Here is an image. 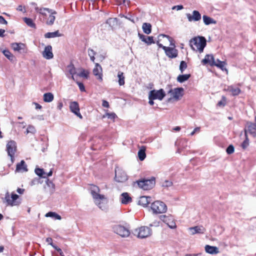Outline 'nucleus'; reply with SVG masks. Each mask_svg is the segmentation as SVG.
<instances>
[{
    "label": "nucleus",
    "instance_id": "f257e3e1",
    "mask_svg": "<svg viewBox=\"0 0 256 256\" xmlns=\"http://www.w3.org/2000/svg\"><path fill=\"white\" fill-rule=\"evenodd\" d=\"M90 190L95 204L98 206L100 209L102 210H106L107 199L104 195L99 194L100 192L99 188L95 185H92L90 188Z\"/></svg>",
    "mask_w": 256,
    "mask_h": 256
},
{
    "label": "nucleus",
    "instance_id": "f03ea898",
    "mask_svg": "<svg viewBox=\"0 0 256 256\" xmlns=\"http://www.w3.org/2000/svg\"><path fill=\"white\" fill-rule=\"evenodd\" d=\"M206 44V39L204 37L198 36L194 37L190 40V45L191 48L200 52H202Z\"/></svg>",
    "mask_w": 256,
    "mask_h": 256
},
{
    "label": "nucleus",
    "instance_id": "7ed1b4c3",
    "mask_svg": "<svg viewBox=\"0 0 256 256\" xmlns=\"http://www.w3.org/2000/svg\"><path fill=\"white\" fill-rule=\"evenodd\" d=\"M150 208L153 212L156 214L165 213L167 210L166 204L160 200H156L152 202Z\"/></svg>",
    "mask_w": 256,
    "mask_h": 256
},
{
    "label": "nucleus",
    "instance_id": "20e7f679",
    "mask_svg": "<svg viewBox=\"0 0 256 256\" xmlns=\"http://www.w3.org/2000/svg\"><path fill=\"white\" fill-rule=\"evenodd\" d=\"M152 232L148 226H142L134 230V234L140 238H144L150 236Z\"/></svg>",
    "mask_w": 256,
    "mask_h": 256
},
{
    "label": "nucleus",
    "instance_id": "39448f33",
    "mask_svg": "<svg viewBox=\"0 0 256 256\" xmlns=\"http://www.w3.org/2000/svg\"><path fill=\"white\" fill-rule=\"evenodd\" d=\"M184 89L182 88H177L174 89H170L168 94H170L171 97L168 99V101L171 100H174L178 101L181 99L184 95Z\"/></svg>",
    "mask_w": 256,
    "mask_h": 256
},
{
    "label": "nucleus",
    "instance_id": "423d86ee",
    "mask_svg": "<svg viewBox=\"0 0 256 256\" xmlns=\"http://www.w3.org/2000/svg\"><path fill=\"white\" fill-rule=\"evenodd\" d=\"M138 186L144 190H148L153 188L155 184V178L152 177L149 180H143L138 181Z\"/></svg>",
    "mask_w": 256,
    "mask_h": 256
},
{
    "label": "nucleus",
    "instance_id": "0eeeda50",
    "mask_svg": "<svg viewBox=\"0 0 256 256\" xmlns=\"http://www.w3.org/2000/svg\"><path fill=\"white\" fill-rule=\"evenodd\" d=\"M6 150L10 158L12 163L14 162V156L16 151V144L14 140L8 142L6 146Z\"/></svg>",
    "mask_w": 256,
    "mask_h": 256
},
{
    "label": "nucleus",
    "instance_id": "6e6552de",
    "mask_svg": "<svg viewBox=\"0 0 256 256\" xmlns=\"http://www.w3.org/2000/svg\"><path fill=\"white\" fill-rule=\"evenodd\" d=\"M18 196L16 194L12 193L11 197H10L9 192H7L5 194L4 200L7 204L12 206H18L20 204V202L17 200Z\"/></svg>",
    "mask_w": 256,
    "mask_h": 256
},
{
    "label": "nucleus",
    "instance_id": "1a4fd4ad",
    "mask_svg": "<svg viewBox=\"0 0 256 256\" xmlns=\"http://www.w3.org/2000/svg\"><path fill=\"white\" fill-rule=\"evenodd\" d=\"M158 46L159 48H162L167 56L170 58H173L177 57L178 50L174 48H170L163 46L161 43L158 42Z\"/></svg>",
    "mask_w": 256,
    "mask_h": 256
},
{
    "label": "nucleus",
    "instance_id": "9d476101",
    "mask_svg": "<svg viewBox=\"0 0 256 256\" xmlns=\"http://www.w3.org/2000/svg\"><path fill=\"white\" fill-rule=\"evenodd\" d=\"M114 232L122 238L128 237L130 234L129 230L121 225H116L113 227Z\"/></svg>",
    "mask_w": 256,
    "mask_h": 256
},
{
    "label": "nucleus",
    "instance_id": "9b49d317",
    "mask_svg": "<svg viewBox=\"0 0 256 256\" xmlns=\"http://www.w3.org/2000/svg\"><path fill=\"white\" fill-rule=\"evenodd\" d=\"M128 176L126 172L117 167L115 169V179L118 182H124L127 180Z\"/></svg>",
    "mask_w": 256,
    "mask_h": 256
},
{
    "label": "nucleus",
    "instance_id": "f8f14e48",
    "mask_svg": "<svg viewBox=\"0 0 256 256\" xmlns=\"http://www.w3.org/2000/svg\"><path fill=\"white\" fill-rule=\"evenodd\" d=\"M148 95L152 99L158 100H162L166 96V94L163 89L161 88L159 90H152L149 93Z\"/></svg>",
    "mask_w": 256,
    "mask_h": 256
},
{
    "label": "nucleus",
    "instance_id": "ddd939ff",
    "mask_svg": "<svg viewBox=\"0 0 256 256\" xmlns=\"http://www.w3.org/2000/svg\"><path fill=\"white\" fill-rule=\"evenodd\" d=\"M160 219L167 224L170 228H174L176 226L174 218L170 215H161L160 216Z\"/></svg>",
    "mask_w": 256,
    "mask_h": 256
},
{
    "label": "nucleus",
    "instance_id": "4468645a",
    "mask_svg": "<svg viewBox=\"0 0 256 256\" xmlns=\"http://www.w3.org/2000/svg\"><path fill=\"white\" fill-rule=\"evenodd\" d=\"M70 109L72 112L76 116L82 119V116L80 112L79 104L76 102H72L70 104Z\"/></svg>",
    "mask_w": 256,
    "mask_h": 256
},
{
    "label": "nucleus",
    "instance_id": "2eb2a0df",
    "mask_svg": "<svg viewBox=\"0 0 256 256\" xmlns=\"http://www.w3.org/2000/svg\"><path fill=\"white\" fill-rule=\"evenodd\" d=\"M32 4L35 6L34 9L36 12L41 14L44 17H46L47 16L46 12H52V9L47 8L38 7L35 2H32Z\"/></svg>",
    "mask_w": 256,
    "mask_h": 256
},
{
    "label": "nucleus",
    "instance_id": "dca6fc26",
    "mask_svg": "<svg viewBox=\"0 0 256 256\" xmlns=\"http://www.w3.org/2000/svg\"><path fill=\"white\" fill-rule=\"evenodd\" d=\"M186 16L190 22L193 21L197 22L201 19L200 14L198 11L196 10L192 12V15H191L190 14H186Z\"/></svg>",
    "mask_w": 256,
    "mask_h": 256
},
{
    "label": "nucleus",
    "instance_id": "f3484780",
    "mask_svg": "<svg viewBox=\"0 0 256 256\" xmlns=\"http://www.w3.org/2000/svg\"><path fill=\"white\" fill-rule=\"evenodd\" d=\"M11 47L14 51L18 52H25L26 44L21 42H14L11 44Z\"/></svg>",
    "mask_w": 256,
    "mask_h": 256
},
{
    "label": "nucleus",
    "instance_id": "a211bd4d",
    "mask_svg": "<svg viewBox=\"0 0 256 256\" xmlns=\"http://www.w3.org/2000/svg\"><path fill=\"white\" fill-rule=\"evenodd\" d=\"M190 234L194 235L196 234H204L206 232L205 228L202 226H196L188 228Z\"/></svg>",
    "mask_w": 256,
    "mask_h": 256
},
{
    "label": "nucleus",
    "instance_id": "6ab92c4d",
    "mask_svg": "<svg viewBox=\"0 0 256 256\" xmlns=\"http://www.w3.org/2000/svg\"><path fill=\"white\" fill-rule=\"evenodd\" d=\"M102 66L98 63H96L95 64V67L93 70V74L96 76L97 77V78L100 81L102 80Z\"/></svg>",
    "mask_w": 256,
    "mask_h": 256
},
{
    "label": "nucleus",
    "instance_id": "aec40b11",
    "mask_svg": "<svg viewBox=\"0 0 256 256\" xmlns=\"http://www.w3.org/2000/svg\"><path fill=\"white\" fill-rule=\"evenodd\" d=\"M42 56L44 58L47 60H50L53 58L54 55L52 52V47L51 46H48L45 47L42 52Z\"/></svg>",
    "mask_w": 256,
    "mask_h": 256
},
{
    "label": "nucleus",
    "instance_id": "412c9836",
    "mask_svg": "<svg viewBox=\"0 0 256 256\" xmlns=\"http://www.w3.org/2000/svg\"><path fill=\"white\" fill-rule=\"evenodd\" d=\"M120 201L122 204H127L132 202V198L128 192H123L120 194Z\"/></svg>",
    "mask_w": 256,
    "mask_h": 256
},
{
    "label": "nucleus",
    "instance_id": "4be33fe9",
    "mask_svg": "<svg viewBox=\"0 0 256 256\" xmlns=\"http://www.w3.org/2000/svg\"><path fill=\"white\" fill-rule=\"evenodd\" d=\"M166 39L168 42H170V46H172V48L175 47L174 43V42L173 39L168 36L160 34L158 36V40L156 42V44L158 45V42L160 43V41L162 40V39Z\"/></svg>",
    "mask_w": 256,
    "mask_h": 256
},
{
    "label": "nucleus",
    "instance_id": "5701e85b",
    "mask_svg": "<svg viewBox=\"0 0 256 256\" xmlns=\"http://www.w3.org/2000/svg\"><path fill=\"white\" fill-rule=\"evenodd\" d=\"M27 166L24 160H22L20 163L16 164L15 172H28Z\"/></svg>",
    "mask_w": 256,
    "mask_h": 256
},
{
    "label": "nucleus",
    "instance_id": "b1692460",
    "mask_svg": "<svg viewBox=\"0 0 256 256\" xmlns=\"http://www.w3.org/2000/svg\"><path fill=\"white\" fill-rule=\"evenodd\" d=\"M152 200L150 196H142L139 198L138 204L144 207H146Z\"/></svg>",
    "mask_w": 256,
    "mask_h": 256
},
{
    "label": "nucleus",
    "instance_id": "393cba45",
    "mask_svg": "<svg viewBox=\"0 0 256 256\" xmlns=\"http://www.w3.org/2000/svg\"><path fill=\"white\" fill-rule=\"evenodd\" d=\"M138 36L140 39L142 40V41L144 42L148 45H150L154 43L152 36H146L140 33H138Z\"/></svg>",
    "mask_w": 256,
    "mask_h": 256
},
{
    "label": "nucleus",
    "instance_id": "a878e982",
    "mask_svg": "<svg viewBox=\"0 0 256 256\" xmlns=\"http://www.w3.org/2000/svg\"><path fill=\"white\" fill-rule=\"evenodd\" d=\"M245 130L246 131V133L249 132L254 137H256V128L252 122H247V130Z\"/></svg>",
    "mask_w": 256,
    "mask_h": 256
},
{
    "label": "nucleus",
    "instance_id": "bb28decb",
    "mask_svg": "<svg viewBox=\"0 0 256 256\" xmlns=\"http://www.w3.org/2000/svg\"><path fill=\"white\" fill-rule=\"evenodd\" d=\"M50 15L47 18L46 24L48 26H52L54 24L56 20L55 15L57 14L56 12L52 10V12H50Z\"/></svg>",
    "mask_w": 256,
    "mask_h": 256
},
{
    "label": "nucleus",
    "instance_id": "cd10ccee",
    "mask_svg": "<svg viewBox=\"0 0 256 256\" xmlns=\"http://www.w3.org/2000/svg\"><path fill=\"white\" fill-rule=\"evenodd\" d=\"M212 66H215L218 68H220L222 70L226 71V72H228V70L226 68V63L224 61H220L218 59L215 60L214 62H213L212 63Z\"/></svg>",
    "mask_w": 256,
    "mask_h": 256
},
{
    "label": "nucleus",
    "instance_id": "c85d7f7f",
    "mask_svg": "<svg viewBox=\"0 0 256 256\" xmlns=\"http://www.w3.org/2000/svg\"><path fill=\"white\" fill-rule=\"evenodd\" d=\"M205 250L207 253L211 254H217L219 252L218 248L214 246H210L209 245H206L205 246Z\"/></svg>",
    "mask_w": 256,
    "mask_h": 256
},
{
    "label": "nucleus",
    "instance_id": "c756f323",
    "mask_svg": "<svg viewBox=\"0 0 256 256\" xmlns=\"http://www.w3.org/2000/svg\"><path fill=\"white\" fill-rule=\"evenodd\" d=\"M215 60L212 54H206L204 58L202 60V62L204 64H210L212 66V63L214 62Z\"/></svg>",
    "mask_w": 256,
    "mask_h": 256
},
{
    "label": "nucleus",
    "instance_id": "7c9ffc66",
    "mask_svg": "<svg viewBox=\"0 0 256 256\" xmlns=\"http://www.w3.org/2000/svg\"><path fill=\"white\" fill-rule=\"evenodd\" d=\"M66 70L68 74L71 75V78L74 80H76L74 77V74H76V70L73 64H70L68 65L66 67Z\"/></svg>",
    "mask_w": 256,
    "mask_h": 256
},
{
    "label": "nucleus",
    "instance_id": "2f4dec72",
    "mask_svg": "<svg viewBox=\"0 0 256 256\" xmlns=\"http://www.w3.org/2000/svg\"><path fill=\"white\" fill-rule=\"evenodd\" d=\"M226 90L231 92L233 96H238L241 92V90L239 88H234L232 86H228Z\"/></svg>",
    "mask_w": 256,
    "mask_h": 256
},
{
    "label": "nucleus",
    "instance_id": "473e14b6",
    "mask_svg": "<svg viewBox=\"0 0 256 256\" xmlns=\"http://www.w3.org/2000/svg\"><path fill=\"white\" fill-rule=\"evenodd\" d=\"M202 19L206 25H209L210 24H216V22L214 20L206 15H204L202 16Z\"/></svg>",
    "mask_w": 256,
    "mask_h": 256
},
{
    "label": "nucleus",
    "instance_id": "72a5a7b5",
    "mask_svg": "<svg viewBox=\"0 0 256 256\" xmlns=\"http://www.w3.org/2000/svg\"><path fill=\"white\" fill-rule=\"evenodd\" d=\"M142 28L143 32L148 34L152 32V25L150 23L144 22L142 24Z\"/></svg>",
    "mask_w": 256,
    "mask_h": 256
},
{
    "label": "nucleus",
    "instance_id": "f704fd0d",
    "mask_svg": "<svg viewBox=\"0 0 256 256\" xmlns=\"http://www.w3.org/2000/svg\"><path fill=\"white\" fill-rule=\"evenodd\" d=\"M62 34H60L58 30L54 32H48L44 34V37L47 38H54L56 37L61 36Z\"/></svg>",
    "mask_w": 256,
    "mask_h": 256
},
{
    "label": "nucleus",
    "instance_id": "c9c22d12",
    "mask_svg": "<svg viewBox=\"0 0 256 256\" xmlns=\"http://www.w3.org/2000/svg\"><path fill=\"white\" fill-rule=\"evenodd\" d=\"M145 152L146 148L144 146H142L138 152V157L140 161L144 160L146 157V154Z\"/></svg>",
    "mask_w": 256,
    "mask_h": 256
},
{
    "label": "nucleus",
    "instance_id": "e433bc0d",
    "mask_svg": "<svg viewBox=\"0 0 256 256\" xmlns=\"http://www.w3.org/2000/svg\"><path fill=\"white\" fill-rule=\"evenodd\" d=\"M54 98V94L51 92L45 93L44 94V101L46 102H52Z\"/></svg>",
    "mask_w": 256,
    "mask_h": 256
},
{
    "label": "nucleus",
    "instance_id": "4c0bfd02",
    "mask_svg": "<svg viewBox=\"0 0 256 256\" xmlns=\"http://www.w3.org/2000/svg\"><path fill=\"white\" fill-rule=\"evenodd\" d=\"M118 21L117 18H110L107 20L106 23L111 28H114L118 25Z\"/></svg>",
    "mask_w": 256,
    "mask_h": 256
},
{
    "label": "nucleus",
    "instance_id": "58836bf2",
    "mask_svg": "<svg viewBox=\"0 0 256 256\" xmlns=\"http://www.w3.org/2000/svg\"><path fill=\"white\" fill-rule=\"evenodd\" d=\"M190 76V74H186L179 75L177 77V81L180 83H182L187 80Z\"/></svg>",
    "mask_w": 256,
    "mask_h": 256
},
{
    "label": "nucleus",
    "instance_id": "ea45409f",
    "mask_svg": "<svg viewBox=\"0 0 256 256\" xmlns=\"http://www.w3.org/2000/svg\"><path fill=\"white\" fill-rule=\"evenodd\" d=\"M118 82L120 86H123L125 84L124 81V72L119 71L118 74Z\"/></svg>",
    "mask_w": 256,
    "mask_h": 256
},
{
    "label": "nucleus",
    "instance_id": "a19ab883",
    "mask_svg": "<svg viewBox=\"0 0 256 256\" xmlns=\"http://www.w3.org/2000/svg\"><path fill=\"white\" fill-rule=\"evenodd\" d=\"M46 184L48 187L50 188V193L52 194L54 190V184L50 181L48 178H47L46 180Z\"/></svg>",
    "mask_w": 256,
    "mask_h": 256
},
{
    "label": "nucleus",
    "instance_id": "79ce46f5",
    "mask_svg": "<svg viewBox=\"0 0 256 256\" xmlns=\"http://www.w3.org/2000/svg\"><path fill=\"white\" fill-rule=\"evenodd\" d=\"M35 173L38 176L40 177L46 178V176H44L46 174V172L44 171L42 168H36L35 169Z\"/></svg>",
    "mask_w": 256,
    "mask_h": 256
},
{
    "label": "nucleus",
    "instance_id": "37998d69",
    "mask_svg": "<svg viewBox=\"0 0 256 256\" xmlns=\"http://www.w3.org/2000/svg\"><path fill=\"white\" fill-rule=\"evenodd\" d=\"M46 217L54 218L55 219L58 220H60L62 219V218L60 215H58V214H57L56 213L54 212H52L46 213Z\"/></svg>",
    "mask_w": 256,
    "mask_h": 256
},
{
    "label": "nucleus",
    "instance_id": "c03bdc74",
    "mask_svg": "<svg viewBox=\"0 0 256 256\" xmlns=\"http://www.w3.org/2000/svg\"><path fill=\"white\" fill-rule=\"evenodd\" d=\"M24 21L26 24L30 28H35L36 24L33 22L32 20L30 18H24Z\"/></svg>",
    "mask_w": 256,
    "mask_h": 256
},
{
    "label": "nucleus",
    "instance_id": "a18cd8bd",
    "mask_svg": "<svg viewBox=\"0 0 256 256\" xmlns=\"http://www.w3.org/2000/svg\"><path fill=\"white\" fill-rule=\"evenodd\" d=\"M36 130L34 128V126L32 125H28L26 128V130L25 132V134H34L36 133Z\"/></svg>",
    "mask_w": 256,
    "mask_h": 256
},
{
    "label": "nucleus",
    "instance_id": "49530a36",
    "mask_svg": "<svg viewBox=\"0 0 256 256\" xmlns=\"http://www.w3.org/2000/svg\"><path fill=\"white\" fill-rule=\"evenodd\" d=\"M3 54L9 60L12 61L14 58L12 54L8 50H5L2 51Z\"/></svg>",
    "mask_w": 256,
    "mask_h": 256
},
{
    "label": "nucleus",
    "instance_id": "de8ad7c7",
    "mask_svg": "<svg viewBox=\"0 0 256 256\" xmlns=\"http://www.w3.org/2000/svg\"><path fill=\"white\" fill-rule=\"evenodd\" d=\"M245 136L246 140L242 144V147L243 149H246L249 145V140L248 137V134H246V130H245Z\"/></svg>",
    "mask_w": 256,
    "mask_h": 256
},
{
    "label": "nucleus",
    "instance_id": "09e8293b",
    "mask_svg": "<svg viewBox=\"0 0 256 256\" xmlns=\"http://www.w3.org/2000/svg\"><path fill=\"white\" fill-rule=\"evenodd\" d=\"M105 117H107L109 119L114 120L117 117V116L114 112H106L102 116L103 118H104Z\"/></svg>",
    "mask_w": 256,
    "mask_h": 256
},
{
    "label": "nucleus",
    "instance_id": "8fccbe9b",
    "mask_svg": "<svg viewBox=\"0 0 256 256\" xmlns=\"http://www.w3.org/2000/svg\"><path fill=\"white\" fill-rule=\"evenodd\" d=\"M187 64L186 62L181 61L180 65V70L181 73H183L184 71L187 68Z\"/></svg>",
    "mask_w": 256,
    "mask_h": 256
},
{
    "label": "nucleus",
    "instance_id": "3c124183",
    "mask_svg": "<svg viewBox=\"0 0 256 256\" xmlns=\"http://www.w3.org/2000/svg\"><path fill=\"white\" fill-rule=\"evenodd\" d=\"M234 146L232 144L230 145L226 150V152L228 154H232L234 152Z\"/></svg>",
    "mask_w": 256,
    "mask_h": 256
},
{
    "label": "nucleus",
    "instance_id": "603ef678",
    "mask_svg": "<svg viewBox=\"0 0 256 256\" xmlns=\"http://www.w3.org/2000/svg\"><path fill=\"white\" fill-rule=\"evenodd\" d=\"M88 72L87 71L82 70L80 73L78 74V76L80 77L87 78L88 76Z\"/></svg>",
    "mask_w": 256,
    "mask_h": 256
},
{
    "label": "nucleus",
    "instance_id": "864d4df0",
    "mask_svg": "<svg viewBox=\"0 0 256 256\" xmlns=\"http://www.w3.org/2000/svg\"><path fill=\"white\" fill-rule=\"evenodd\" d=\"M172 185V182L171 181L165 180L162 184V186L165 188H168Z\"/></svg>",
    "mask_w": 256,
    "mask_h": 256
},
{
    "label": "nucleus",
    "instance_id": "5fc2aeb1",
    "mask_svg": "<svg viewBox=\"0 0 256 256\" xmlns=\"http://www.w3.org/2000/svg\"><path fill=\"white\" fill-rule=\"evenodd\" d=\"M160 225V221H158V220H154L151 224H149V226L150 227H152V226H155V227H157V226H158Z\"/></svg>",
    "mask_w": 256,
    "mask_h": 256
},
{
    "label": "nucleus",
    "instance_id": "6e6d98bb",
    "mask_svg": "<svg viewBox=\"0 0 256 256\" xmlns=\"http://www.w3.org/2000/svg\"><path fill=\"white\" fill-rule=\"evenodd\" d=\"M118 4L126 5L128 4V0H116Z\"/></svg>",
    "mask_w": 256,
    "mask_h": 256
},
{
    "label": "nucleus",
    "instance_id": "4d7b16f0",
    "mask_svg": "<svg viewBox=\"0 0 256 256\" xmlns=\"http://www.w3.org/2000/svg\"><path fill=\"white\" fill-rule=\"evenodd\" d=\"M75 81L76 82V84H78L80 90L82 91V92L84 91L85 90V88H84V86L83 84L80 82L76 81V80H75Z\"/></svg>",
    "mask_w": 256,
    "mask_h": 256
},
{
    "label": "nucleus",
    "instance_id": "13d9d810",
    "mask_svg": "<svg viewBox=\"0 0 256 256\" xmlns=\"http://www.w3.org/2000/svg\"><path fill=\"white\" fill-rule=\"evenodd\" d=\"M52 246L58 252H59V254L62 256H64V254H63V252L62 250L58 248L57 246H55L54 244V245H52Z\"/></svg>",
    "mask_w": 256,
    "mask_h": 256
},
{
    "label": "nucleus",
    "instance_id": "bf43d9fd",
    "mask_svg": "<svg viewBox=\"0 0 256 256\" xmlns=\"http://www.w3.org/2000/svg\"><path fill=\"white\" fill-rule=\"evenodd\" d=\"M88 54L89 56H94L96 54V52L92 49L88 48Z\"/></svg>",
    "mask_w": 256,
    "mask_h": 256
},
{
    "label": "nucleus",
    "instance_id": "052dcab7",
    "mask_svg": "<svg viewBox=\"0 0 256 256\" xmlns=\"http://www.w3.org/2000/svg\"><path fill=\"white\" fill-rule=\"evenodd\" d=\"M200 127L196 128L190 134L191 136H194L196 132H199L200 131Z\"/></svg>",
    "mask_w": 256,
    "mask_h": 256
},
{
    "label": "nucleus",
    "instance_id": "680f3d73",
    "mask_svg": "<svg viewBox=\"0 0 256 256\" xmlns=\"http://www.w3.org/2000/svg\"><path fill=\"white\" fill-rule=\"evenodd\" d=\"M16 10L20 12H22L24 13L26 12V10L25 8H23L22 5H19L16 8Z\"/></svg>",
    "mask_w": 256,
    "mask_h": 256
},
{
    "label": "nucleus",
    "instance_id": "e2e57ef3",
    "mask_svg": "<svg viewBox=\"0 0 256 256\" xmlns=\"http://www.w3.org/2000/svg\"><path fill=\"white\" fill-rule=\"evenodd\" d=\"M0 24H8L7 21L4 19L2 16H0Z\"/></svg>",
    "mask_w": 256,
    "mask_h": 256
},
{
    "label": "nucleus",
    "instance_id": "0e129e2a",
    "mask_svg": "<svg viewBox=\"0 0 256 256\" xmlns=\"http://www.w3.org/2000/svg\"><path fill=\"white\" fill-rule=\"evenodd\" d=\"M183 8V6L182 5H178V6H174L172 8V10H175L176 9L177 10H181Z\"/></svg>",
    "mask_w": 256,
    "mask_h": 256
},
{
    "label": "nucleus",
    "instance_id": "69168bd1",
    "mask_svg": "<svg viewBox=\"0 0 256 256\" xmlns=\"http://www.w3.org/2000/svg\"><path fill=\"white\" fill-rule=\"evenodd\" d=\"M46 242L50 246L54 245L52 243V239L51 238H48L46 239Z\"/></svg>",
    "mask_w": 256,
    "mask_h": 256
},
{
    "label": "nucleus",
    "instance_id": "338daca9",
    "mask_svg": "<svg viewBox=\"0 0 256 256\" xmlns=\"http://www.w3.org/2000/svg\"><path fill=\"white\" fill-rule=\"evenodd\" d=\"M102 106L104 107V108H108L109 107V104L108 102L105 100H104L102 101Z\"/></svg>",
    "mask_w": 256,
    "mask_h": 256
},
{
    "label": "nucleus",
    "instance_id": "774afa93",
    "mask_svg": "<svg viewBox=\"0 0 256 256\" xmlns=\"http://www.w3.org/2000/svg\"><path fill=\"white\" fill-rule=\"evenodd\" d=\"M148 100H149L148 104L151 106L154 105V100H155L152 99V98H150L149 95H148Z\"/></svg>",
    "mask_w": 256,
    "mask_h": 256
}]
</instances>
